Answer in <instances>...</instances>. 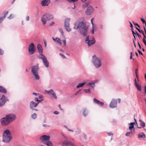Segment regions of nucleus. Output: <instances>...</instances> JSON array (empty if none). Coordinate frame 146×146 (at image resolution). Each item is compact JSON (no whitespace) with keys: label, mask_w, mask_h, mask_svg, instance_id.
<instances>
[{"label":"nucleus","mask_w":146,"mask_h":146,"mask_svg":"<svg viewBox=\"0 0 146 146\" xmlns=\"http://www.w3.org/2000/svg\"><path fill=\"white\" fill-rule=\"evenodd\" d=\"M8 11H7L5 13H4V16L3 17H4V18L5 19V18L6 17V16H7V14H8Z\"/></svg>","instance_id":"nucleus-38"},{"label":"nucleus","mask_w":146,"mask_h":146,"mask_svg":"<svg viewBox=\"0 0 146 146\" xmlns=\"http://www.w3.org/2000/svg\"><path fill=\"white\" fill-rule=\"evenodd\" d=\"M0 92L2 93H7L6 90L3 87L0 86Z\"/></svg>","instance_id":"nucleus-22"},{"label":"nucleus","mask_w":146,"mask_h":146,"mask_svg":"<svg viewBox=\"0 0 146 146\" xmlns=\"http://www.w3.org/2000/svg\"><path fill=\"white\" fill-rule=\"evenodd\" d=\"M0 99L2 100V101L4 102L5 103L7 101H9L7 98L4 95L2 96L1 98Z\"/></svg>","instance_id":"nucleus-20"},{"label":"nucleus","mask_w":146,"mask_h":146,"mask_svg":"<svg viewBox=\"0 0 146 146\" xmlns=\"http://www.w3.org/2000/svg\"><path fill=\"white\" fill-rule=\"evenodd\" d=\"M99 81V80L98 79H96V80H93L92 81L95 84V83H98Z\"/></svg>","instance_id":"nucleus-41"},{"label":"nucleus","mask_w":146,"mask_h":146,"mask_svg":"<svg viewBox=\"0 0 146 146\" xmlns=\"http://www.w3.org/2000/svg\"><path fill=\"white\" fill-rule=\"evenodd\" d=\"M140 33H141L142 34H143L144 33V31L142 30H140V31L139 32Z\"/></svg>","instance_id":"nucleus-64"},{"label":"nucleus","mask_w":146,"mask_h":146,"mask_svg":"<svg viewBox=\"0 0 146 146\" xmlns=\"http://www.w3.org/2000/svg\"><path fill=\"white\" fill-rule=\"evenodd\" d=\"M59 31L60 32L61 34L63 35V32L61 28H60L59 29Z\"/></svg>","instance_id":"nucleus-37"},{"label":"nucleus","mask_w":146,"mask_h":146,"mask_svg":"<svg viewBox=\"0 0 146 146\" xmlns=\"http://www.w3.org/2000/svg\"><path fill=\"white\" fill-rule=\"evenodd\" d=\"M138 138H145V135L143 132L139 133L138 135Z\"/></svg>","instance_id":"nucleus-23"},{"label":"nucleus","mask_w":146,"mask_h":146,"mask_svg":"<svg viewBox=\"0 0 146 146\" xmlns=\"http://www.w3.org/2000/svg\"><path fill=\"white\" fill-rule=\"evenodd\" d=\"M53 18L52 15L48 13H45L42 16L41 20L42 23L45 25L47 21L52 19Z\"/></svg>","instance_id":"nucleus-6"},{"label":"nucleus","mask_w":146,"mask_h":146,"mask_svg":"<svg viewBox=\"0 0 146 146\" xmlns=\"http://www.w3.org/2000/svg\"><path fill=\"white\" fill-rule=\"evenodd\" d=\"M129 23L130 24V27L131 28H133V25H132V24L130 22V21H129Z\"/></svg>","instance_id":"nucleus-57"},{"label":"nucleus","mask_w":146,"mask_h":146,"mask_svg":"<svg viewBox=\"0 0 146 146\" xmlns=\"http://www.w3.org/2000/svg\"><path fill=\"white\" fill-rule=\"evenodd\" d=\"M40 139L41 142L48 141L50 139V137L49 135H44L41 136Z\"/></svg>","instance_id":"nucleus-10"},{"label":"nucleus","mask_w":146,"mask_h":146,"mask_svg":"<svg viewBox=\"0 0 146 146\" xmlns=\"http://www.w3.org/2000/svg\"><path fill=\"white\" fill-rule=\"evenodd\" d=\"M141 20L142 22L143 23H145L146 26V22L145 21L143 18L141 19Z\"/></svg>","instance_id":"nucleus-39"},{"label":"nucleus","mask_w":146,"mask_h":146,"mask_svg":"<svg viewBox=\"0 0 146 146\" xmlns=\"http://www.w3.org/2000/svg\"><path fill=\"white\" fill-rule=\"evenodd\" d=\"M42 95H39L38 96V98L39 99H40V98H42Z\"/></svg>","instance_id":"nucleus-63"},{"label":"nucleus","mask_w":146,"mask_h":146,"mask_svg":"<svg viewBox=\"0 0 146 146\" xmlns=\"http://www.w3.org/2000/svg\"><path fill=\"white\" fill-rule=\"evenodd\" d=\"M32 94L33 95H34L36 96H37L38 94L35 92H33Z\"/></svg>","instance_id":"nucleus-59"},{"label":"nucleus","mask_w":146,"mask_h":146,"mask_svg":"<svg viewBox=\"0 0 146 146\" xmlns=\"http://www.w3.org/2000/svg\"><path fill=\"white\" fill-rule=\"evenodd\" d=\"M86 37L85 39V41L88 44L89 46H90L94 44L95 42V40L94 38L93 37V39L90 40L89 39V35L86 36Z\"/></svg>","instance_id":"nucleus-9"},{"label":"nucleus","mask_w":146,"mask_h":146,"mask_svg":"<svg viewBox=\"0 0 146 146\" xmlns=\"http://www.w3.org/2000/svg\"><path fill=\"white\" fill-rule=\"evenodd\" d=\"M60 56H61L62 57V58H66V57L63 55L62 54H61V53H60Z\"/></svg>","instance_id":"nucleus-52"},{"label":"nucleus","mask_w":146,"mask_h":146,"mask_svg":"<svg viewBox=\"0 0 146 146\" xmlns=\"http://www.w3.org/2000/svg\"><path fill=\"white\" fill-rule=\"evenodd\" d=\"M65 29L68 32H70L71 31V29L69 28V25H64Z\"/></svg>","instance_id":"nucleus-28"},{"label":"nucleus","mask_w":146,"mask_h":146,"mask_svg":"<svg viewBox=\"0 0 146 146\" xmlns=\"http://www.w3.org/2000/svg\"><path fill=\"white\" fill-rule=\"evenodd\" d=\"M5 103L4 102L2 101V100L0 99V107H1L3 106L5 104Z\"/></svg>","instance_id":"nucleus-33"},{"label":"nucleus","mask_w":146,"mask_h":146,"mask_svg":"<svg viewBox=\"0 0 146 146\" xmlns=\"http://www.w3.org/2000/svg\"><path fill=\"white\" fill-rule=\"evenodd\" d=\"M143 40L145 45L146 46V40L145 39L143 38Z\"/></svg>","instance_id":"nucleus-47"},{"label":"nucleus","mask_w":146,"mask_h":146,"mask_svg":"<svg viewBox=\"0 0 146 146\" xmlns=\"http://www.w3.org/2000/svg\"><path fill=\"white\" fill-rule=\"evenodd\" d=\"M50 3V0H43L41 2V4L42 6H48Z\"/></svg>","instance_id":"nucleus-15"},{"label":"nucleus","mask_w":146,"mask_h":146,"mask_svg":"<svg viewBox=\"0 0 146 146\" xmlns=\"http://www.w3.org/2000/svg\"><path fill=\"white\" fill-rule=\"evenodd\" d=\"M86 82H84L82 83L79 84L77 86L76 88H79L80 87H82L85 84Z\"/></svg>","instance_id":"nucleus-29"},{"label":"nucleus","mask_w":146,"mask_h":146,"mask_svg":"<svg viewBox=\"0 0 146 146\" xmlns=\"http://www.w3.org/2000/svg\"><path fill=\"white\" fill-rule=\"evenodd\" d=\"M4 19V17H2L0 18V23H1Z\"/></svg>","instance_id":"nucleus-46"},{"label":"nucleus","mask_w":146,"mask_h":146,"mask_svg":"<svg viewBox=\"0 0 146 146\" xmlns=\"http://www.w3.org/2000/svg\"><path fill=\"white\" fill-rule=\"evenodd\" d=\"M31 117L32 119H36L37 117V115L35 113H33L31 115Z\"/></svg>","instance_id":"nucleus-30"},{"label":"nucleus","mask_w":146,"mask_h":146,"mask_svg":"<svg viewBox=\"0 0 146 146\" xmlns=\"http://www.w3.org/2000/svg\"><path fill=\"white\" fill-rule=\"evenodd\" d=\"M62 146H76L70 141H64L62 143Z\"/></svg>","instance_id":"nucleus-11"},{"label":"nucleus","mask_w":146,"mask_h":146,"mask_svg":"<svg viewBox=\"0 0 146 146\" xmlns=\"http://www.w3.org/2000/svg\"><path fill=\"white\" fill-rule=\"evenodd\" d=\"M89 5V3L86 2L83 5L82 7L83 8H84L87 7Z\"/></svg>","instance_id":"nucleus-32"},{"label":"nucleus","mask_w":146,"mask_h":146,"mask_svg":"<svg viewBox=\"0 0 146 146\" xmlns=\"http://www.w3.org/2000/svg\"><path fill=\"white\" fill-rule=\"evenodd\" d=\"M12 138L11 134L8 129L4 131L3 135L2 141L4 143H7L9 142Z\"/></svg>","instance_id":"nucleus-3"},{"label":"nucleus","mask_w":146,"mask_h":146,"mask_svg":"<svg viewBox=\"0 0 146 146\" xmlns=\"http://www.w3.org/2000/svg\"><path fill=\"white\" fill-rule=\"evenodd\" d=\"M37 48L38 51V52L40 54V55L38 56H41V55L42 54H42V48L41 45L39 44H38L37 45Z\"/></svg>","instance_id":"nucleus-16"},{"label":"nucleus","mask_w":146,"mask_h":146,"mask_svg":"<svg viewBox=\"0 0 146 146\" xmlns=\"http://www.w3.org/2000/svg\"><path fill=\"white\" fill-rule=\"evenodd\" d=\"M130 134V132H129V131L127 132L125 134V135L126 136H129V135Z\"/></svg>","instance_id":"nucleus-42"},{"label":"nucleus","mask_w":146,"mask_h":146,"mask_svg":"<svg viewBox=\"0 0 146 146\" xmlns=\"http://www.w3.org/2000/svg\"><path fill=\"white\" fill-rule=\"evenodd\" d=\"M93 9L90 6L88 7L86 11V13L87 15H90L93 12Z\"/></svg>","instance_id":"nucleus-13"},{"label":"nucleus","mask_w":146,"mask_h":146,"mask_svg":"<svg viewBox=\"0 0 146 146\" xmlns=\"http://www.w3.org/2000/svg\"><path fill=\"white\" fill-rule=\"evenodd\" d=\"M43 144L47 146H53L52 142L50 140L48 141H45L43 143Z\"/></svg>","instance_id":"nucleus-21"},{"label":"nucleus","mask_w":146,"mask_h":146,"mask_svg":"<svg viewBox=\"0 0 146 146\" xmlns=\"http://www.w3.org/2000/svg\"><path fill=\"white\" fill-rule=\"evenodd\" d=\"M38 105V103H35L33 101H31L29 103V107L30 109L36 108Z\"/></svg>","instance_id":"nucleus-14"},{"label":"nucleus","mask_w":146,"mask_h":146,"mask_svg":"<svg viewBox=\"0 0 146 146\" xmlns=\"http://www.w3.org/2000/svg\"><path fill=\"white\" fill-rule=\"evenodd\" d=\"M64 43V46H65L66 45V41L65 39L63 40L62 41Z\"/></svg>","instance_id":"nucleus-51"},{"label":"nucleus","mask_w":146,"mask_h":146,"mask_svg":"<svg viewBox=\"0 0 146 146\" xmlns=\"http://www.w3.org/2000/svg\"><path fill=\"white\" fill-rule=\"evenodd\" d=\"M29 17L28 16H27L26 17V20L27 21H29Z\"/></svg>","instance_id":"nucleus-54"},{"label":"nucleus","mask_w":146,"mask_h":146,"mask_svg":"<svg viewBox=\"0 0 146 146\" xmlns=\"http://www.w3.org/2000/svg\"><path fill=\"white\" fill-rule=\"evenodd\" d=\"M134 82L135 85L136 84H138L137 82L136 78H135L134 80Z\"/></svg>","instance_id":"nucleus-61"},{"label":"nucleus","mask_w":146,"mask_h":146,"mask_svg":"<svg viewBox=\"0 0 146 146\" xmlns=\"http://www.w3.org/2000/svg\"><path fill=\"white\" fill-rule=\"evenodd\" d=\"M36 50V47L33 43H31L29 46L28 51L30 54H34Z\"/></svg>","instance_id":"nucleus-8"},{"label":"nucleus","mask_w":146,"mask_h":146,"mask_svg":"<svg viewBox=\"0 0 146 146\" xmlns=\"http://www.w3.org/2000/svg\"><path fill=\"white\" fill-rule=\"evenodd\" d=\"M52 95L54 98L56 99H57V96H56V94L55 92L53 93Z\"/></svg>","instance_id":"nucleus-36"},{"label":"nucleus","mask_w":146,"mask_h":146,"mask_svg":"<svg viewBox=\"0 0 146 146\" xmlns=\"http://www.w3.org/2000/svg\"><path fill=\"white\" fill-rule=\"evenodd\" d=\"M138 53H139V54H141V55H143V54L142 53V52H141V51L140 50H138Z\"/></svg>","instance_id":"nucleus-50"},{"label":"nucleus","mask_w":146,"mask_h":146,"mask_svg":"<svg viewBox=\"0 0 146 146\" xmlns=\"http://www.w3.org/2000/svg\"><path fill=\"white\" fill-rule=\"evenodd\" d=\"M3 54V51L0 49V55Z\"/></svg>","instance_id":"nucleus-48"},{"label":"nucleus","mask_w":146,"mask_h":146,"mask_svg":"<svg viewBox=\"0 0 146 146\" xmlns=\"http://www.w3.org/2000/svg\"><path fill=\"white\" fill-rule=\"evenodd\" d=\"M83 115L84 117H86L88 115V111L86 108H84L83 109Z\"/></svg>","instance_id":"nucleus-18"},{"label":"nucleus","mask_w":146,"mask_h":146,"mask_svg":"<svg viewBox=\"0 0 146 146\" xmlns=\"http://www.w3.org/2000/svg\"><path fill=\"white\" fill-rule=\"evenodd\" d=\"M43 100L42 99L39 100H38V102H37V103H38V104L39 103L41 102Z\"/></svg>","instance_id":"nucleus-56"},{"label":"nucleus","mask_w":146,"mask_h":146,"mask_svg":"<svg viewBox=\"0 0 146 146\" xmlns=\"http://www.w3.org/2000/svg\"><path fill=\"white\" fill-rule=\"evenodd\" d=\"M69 2L72 3V2H74L77 1L78 0H67Z\"/></svg>","instance_id":"nucleus-35"},{"label":"nucleus","mask_w":146,"mask_h":146,"mask_svg":"<svg viewBox=\"0 0 146 146\" xmlns=\"http://www.w3.org/2000/svg\"><path fill=\"white\" fill-rule=\"evenodd\" d=\"M45 91L47 93L51 95H52L53 93L54 92L53 90L52 89H51L48 90H45Z\"/></svg>","instance_id":"nucleus-25"},{"label":"nucleus","mask_w":146,"mask_h":146,"mask_svg":"<svg viewBox=\"0 0 146 146\" xmlns=\"http://www.w3.org/2000/svg\"><path fill=\"white\" fill-rule=\"evenodd\" d=\"M56 39H57V42L59 43L61 45L62 44V42L61 41L60 39L58 38H56Z\"/></svg>","instance_id":"nucleus-34"},{"label":"nucleus","mask_w":146,"mask_h":146,"mask_svg":"<svg viewBox=\"0 0 146 146\" xmlns=\"http://www.w3.org/2000/svg\"><path fill=\"white\" fill-rule=\"evenodd\" d=\"M41 56H38V57L42 60L45 66L47 68L49 67V62L47 60L46 57L44 55L42 54Z\"/></svg>","instance_id":"nucleus-7"},{"label":"nucleus","mask_w":146,"mask_h":146,"mask_svg":"<svg viewBox=\"0 0 146 146\" xmlns=\"http://www.w3.org/2000/svg\"><path fill=\"white\" fill-rule=\"evenodd\" d=\"M101 58L94 55L92 57V62L96 68H97L101 65Z\"/></svg>","instance_id":"nucleus-5"},{"label":"nucleus","mask_w":146,"mask_h":146,"mask_svg":"<svg viewBox=\"0 0 146 146\" xmlns=\"http://www.w3.org/2000/svg\"><path fill=\"white\" fill-rule=\"evenodd\" d=\"M134 128V126H130L129 127V129L131 131L132 130V129Z\"/></svg>","instance_id":"nucleus-43"},{"label":"nucleus","mask_w":146,"mask_h":146,"mask_svg":"<svg viewBox=\"0 0 146 146\" xmlns=\"http://www.w3.org/2000/svg\"><path fill=\"white\" fill-rule=\"evenodd\" d=\"M132 33L133 35V37L134 38H135V40L136 37L135 35H136V34L135 33L134 31L133 30H132Z\"/></svg>","instance_id":"nucleus-40"},{"label":"nucleus","mask_w":146,"mask_h":146,"mask_svg":"<svg viewBox=\"0 0 146 146\" xmlns=\"http://www.w3.org/2000/svg\"><path fill=\"white\" fill-rule=\"evenodd\" d=\"M44 46L45 47H46L47 45V42L46 40H44Z\"/></svg>","instance_id":"nucleus-60"},{"label":"nucleus","mask_w":146,"mask_h":146,"mask_svg":"<svg viewBox=\"0 0 146 146\" xmlns=\"http://www.w3.org/2000/svg\"><path fill=\"white\" fill-rule=\"evenodd\" d=\"M135 122H131L129 124L130 126H134V125L135 124Z\"/></svg>","instance_id":"nucleus-44"},{"label":"nucleus","mask_w":146,"mask_h":146,"mask_svg":"<svg viewBox=\"0 0 146 146\" xmlns=\"http://www.w3.org/2000/svg\"><path fill=\"white\" fill-rule=\"evenodd\" d=\"M117 102L115 99H113L110 102L109 106L110 108H114L117 106Z\"/></svg>","instance_id":"nucleus-12"},{"label":"nucleus","mask_w":146,"mask_h":146,"mask_svg":"<svg viewBox=\"0 0 146 146\" xmlns=\"http://www.w3.org/2000/svg\"><path fill=\"white\" fill-rule=\"evenodd\" d=\"M54 113L55 114L57 115L59 113V112L58 111H54Z\"/></svg>","instance_id":"nucleus-49"},{"label":"nucleus","mask_w":146,"mask_h":146,"mask_svg":"<svg viewBox=\"0 0 146 146\" xmlns=\"http://www.w3.org/2000/svg\"><path fill=\"white\" fill-rule=\"evenodd\" d=\"M34 100L36 102H38L39 100L38 99V98L37 97H36L34 99Z\"/></svg>","instance_id":"nucleus-45"},{"label":"nucleus","mask_w":146,"mask_h":146,"mask_svg":"<svg viewBox=\"0 0 146 146\" xmlns=\"http://www.w3.org/2000/svg\"><path fill=\"white\" fill-rule=\"evenodd\" d=\"M139 121L140 122V125L142 128H143L145 126V123L141 119L139 120Z\"/></svg>","instance_id":"nucleus-26"},{"label":"nucleus","mask_w":146,"mask_h":146,"mask_svg":"<svg viewBox=\"0 0 146 146\" xmlns=\"http://www.w3.org/2000/svg\"><path fill=\"white\" fill-rule=\"evenodd\" d=\"M31 110H35V111H37L38 110H37L36 109H35V108H32V109H31Z\"/></svg>","instance_id":"nucleus-62"},{"label":"nucleus","mask_w":146,"mask_h":146,"mask_svg":"<svg viewBox=\"0 0 146 146\" xmlns=\"http://www.w3.org/2000/svg\"><path fill=\"white\" fill-rule=\"evenodd\" d=\"M93 102L94 103L100 106H102L104 104V103L103 102H101L95 98L93 99Z\"/></svg>","instance_id":"nucleus-17"},{"label":"nucleus","mask_w":146,"mask_h":146,"mask_svg":"<svg viewBox=\"0 0 146 146\" xmlns=\"http://www.w3.org/2000/svg\"><path fill=\"white\" fill-rule=\"evenodd\" d=\"M138 46H139V48L140 49H141V46L140 44H139V42H138Z\"/></svg>","instance_id":"nucleus-58"},{"label":"nucleus","mask_w":146,"mask_h":146,"mask_svg":"<svg viewBox=\"0 0 146 146\" xmlns=\"http://www.w3.org/2000/svg\"><path fill=\"white\" fill-rule=\"evenodd\" d=\"M86 86L88 87H91L93 90L94 89V87L95 86V84L92 82L88 83L86 84Z\"/></svg>","instance_id":"nucleus-19"},{"label":"nucleus","mask_w":146,"mask_h":146,"mask_svg":"<svg viewBox=\"0 0 146 146\" xmlns=\"http://www.w3.org/2000/svg\"><path fill=\"white\" fill-rule=\"evenodd\" d=\"M83 90L86 93L89 94H90L91 93L90 89H84Z\"/></svg>","instance_id":"nucleus-31"},{"label":"nucleus","mask_w":146,"mask_h":146,"mask_svg":"<svg viewBox=\"0 0 146 146\" xmlns=\"http://www.w3.org/2000/svg\"><path fill=\"white\" fill-rule=\"evenodd\" d=\"M135 86L137 89L140 92L141 90V87L140 85H139L138 84L135 85Z\"/></svg>","instance_id":"nucleus-27"},{"label":"nucleus","mask_w":146,"mask_h":146,"mask_svg":"<svg viewBox=\"0 0 146 146\" xmlns=\"http://www.w3.org/2000/svg\"><path fill=\"white\" fill-rule=\"evenodd\" d=\"M74 29H78L80 34L84 36H86L88 30V27L84 21L81 22L77 21L74 24Z\"/></svg>","instance_id":"nucleus-1"},{"label":"nucleus","mask_w":146,"mask_h":146,"mask_svg":"<svg viewBox=\"0 0 146 146\" xmlns=\"http://www.w3.org/2000/svg\"><path fill=\"white\" fill-rule=\"evenodd\" d=\"M39 68L38 65H36L31 67V72L35 78L36 80L40 79V76L38 74V71Z\"/></svg>","instance_id":"nucleus-4"},{"label":"nucleus","mask_w":146,"mask_h":146,"mask_svg":"<svg viewBox=\"0 0 146 146\" xmlns=\"http://www.w3.org/2000/svg\"><path fill=\"white\" fill-rule=\"evenodd\" d=\"M16 118L15 115L14 114H8L1 119V122L2 125L7 126Z\"/></svg>","instance_id":"nucleus-2"},{"label":"nucleus","mask_w":146,"mask_h":146,"mask_svg":"<svg viewBox=\"0 0 146 146\" xmlns=\"http://www.w3.org/2000/svg\"><path fill=\"white\" fill-rule=\"evenodd\" d=\"M70 20V18H67L64 21V25H69V22Z\"/></svg>","instance_id":"nucleus-24"},{"label":"nucleus","mask_w":146,"mask_h":146,"mask_svg":"<svg viewBox=\"0 0 146 146\" xmlns=\"http://www.w3.org/2000/svg\"><path fill=\"white\" fill-rule=\"evenodd\" d=\"M135 32H136L137 35L138 36V37L139 38H140V37H141V36L140 35V34L138 33H137V31H135Z\"/></svg>","instance_id":"nucleus-53"},{"label":"nucleus","mask_w":146,"mask_h":146,"mask_svg":"<svg viewBox=\"0 0 146 146\" xmlns=\"http://www.w3.org/2000/svg\"><path fill=\"white\" fill-rule=\"evenodd\" d=\"M54 24V22H52L50 25V26H52Z\"/></svg>","instance_id":"nucleus-55"}]
</instances>
